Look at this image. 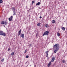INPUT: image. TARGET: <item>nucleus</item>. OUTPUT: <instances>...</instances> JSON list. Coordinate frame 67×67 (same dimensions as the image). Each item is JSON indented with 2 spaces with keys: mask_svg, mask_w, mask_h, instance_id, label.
<instances>
[{
  "mask_svg": "<svg viewBox=\"0 0 67 67\" xmlns=\"http://www.w3.org/2000/svg\"><path fill=\"white\" fill-rule=\"evenodd\" d=\"M26 58H29V56L28 55H27L26 56Z\"/></svg>",
  "mask_w": 67,
  "mask_h": 67,
  "instance_id": "bb28decb",
  "label": "nucleus"
},
{
  "mask_svg": "<svg viewBox=\"0 0 67 67\" xmlns=\"http://www.w3.org/2000/svg\"><path fill=\"white\" fill-rule=\"evenodd\" d=\"M61 29L63 31H65V27H62L61 28Z\"/></svg>",
  "mask_w": 67,
  "mask_h": 67,
  "instance_id": "4468645a",
  "label": "nucleus"
},
{
  "mask_svg": "<svg viewBox=\"0 0 67 67\" xmlns=\"http://www.w3.org/2000/svg\"><path fill=\"white\" fill-rule=\"evenodd\" d=\"M13 19V16H11L10 18H9L8 19V20L9 21H12Z\"/></svg>",
  "mask_w": 67,
  "mask_h": 67,
  "instance_id": "7ed1b4c3",
  "label": "nucleus"
},
{
  "mask_svg": "<svg viewBox=\"0 0 67 67\" xmlns=\"http://www.w3.org/2000/svg\"><path fill=\"white\" fill-rule=\"evenodd\" d=\"M14 14L13 15H16V12L15 11H13Z\"/></svg>",
  "mask_w": 67,
  "mask_h": 67,
  "instance_id": "9b49d317",
  "label": "nucleus"
},
{
  "mask_svg": "<svg viewBox=\"0 0 67 67\" xmlns=\"http://www.w3.org/2000/svg\"><path fill=\"white\" fill-rule=\"evenodd\" d=\"M52 23H55V21L54 20H53L52 21Z\"/></svg>",
  "mask_w": 67,
  "mask_h": 67,
  "instance_id": "a211bd4d",
  "label": "nucleus"
},
{
  "mask_svg": "<svg viewBox=\"0 0 67 67\" xmlns=\"http://www.w3.org/2000/svg\"><path fill=\"white\" fill-rule=\"evenodd\" d=\"M16 11H17L16 10Z\"/></svg>",
  "mask_w": 67,
  "mask_h": 67,
  "instance_id": "72a5a7b5",
  "label": "nucleus"
},
{
  "mask_svg": "<svg viewBox=\"0 0 67 67\" xmlns=\"http://www.w3.org/2000/svg\"><path fill=\"white\" fill-rule=\"evenodd\" d=\"M65 61L64 60H62V63H65Z\"/></svg>",
  "mask_w": 67,
  "mask_h": 67,
  "instance_id": "a878e982",
  "label": "nucleus"
},
{
  "mask_svg": "<svg viewBox=\"0 0 67 67\" xmlns=\"http://www.w3.org/2000/svg\"><path fill=\"white\" fill-rule=\"evenodd\" d=\"M40 25H41V23H39L37 24V26H40Z\"/></svg>",
  "mask_w": 67,
  "mask_h": 67,
  "instance_id": "aec40b11",
  "label": "nucleus"
},
{
  "mask_svg": "<svg viewBox=\"0 0 67 67\" xmlns=\"http://www.w3.org/2000/svg\"><path fill=\"white\" fill-rule=\"evenodd\" d=\"M3 33V32L2 31H0V35H2V34Z\"/></svg>",
  "mask_w": 67,
  "mask_h": 67,
  "instance_id": "1a4fd4ad",
  "label": "nucleus"
},
{
  "mask_svg": "<svg viewBox=\"0 0 67 67\" xmlns=\"http://www.w3.org/2000/svg\"><path fill=\"white\" fill-rule=\"evenodd\" d=\"M10 48H8V51H10Z\"/></svg>",
  "mask_w": 67,
  "mask_h": 67,
  "instance_id": "c85d7f7f",
  "label": "nucleus"
},
{
  "mask_svg": "<svg viewBox=\"0 0 67 67\" xmlns=\"http://www.w3.org/2000/svg\"><path fill=\"white\" fill-rule=\"evenodd\" d=\"M45 27H47V28L48 27H49V26L47 24H46L45 25Z\"/></svg>",
  "mask_w": 67,
  "mask_h": 67,
  "instance_id": "ddd939ff",
  "label": "nucleus"
},
{
  "mask_svg": "<svg viewBox=\"0 0 67 67\" xmlns=\"http://www.w3.org/2000/svg\"><path fill=\"white\" fill-rule=\"evenodd\" d=\"M32 4H33V3H35V2L34 1H32Z\"/></svg>",
  "mask_w": 67,
  "mask_h": 67,
  "instance_id": "b1692460",
  "label": "nucleus"
},
{
  "mask_svg": "<svg viewBox=\"0 0 67 67\" xmlns=\"http://www.w3.org/2000/svg\"><path fill=\"white\" fill-rule=\"evenodd\" d=\"M26 52H27V51L26 50H25L24 52V53H26Z\"/></svg>",
  "mask_w": 67,
  "mask_h": 67,
  "instance_id": "cd10ccee",
  "label": "nucleus"
},
{
  "mask_svg": "<svg viewBox=\"0 0 67 67\" xmlns=\"http://www.w3.org/2000/svg\"><path fill=\"white\" fill-rule=\"evenodd\" d=\"M48 51H46L45 52V53L46 54H48Z\"/></svg>",
  "mask_w": 67,
  "mask_h": 67,
  "instance_id": "6ab92c4d",
  "label": "nucleus"
},
{
  "mask_svg": "<svg viewBox=\"0 0 67 67\" xmlns=\"http://www.w3.org/2000/svg\"><path fill=\"white\" fill-rule=\"evenodd\" d=\"M40 4H41V3L39 2L36 3V5H40Z\"/></svg>",
  "mask_w": 67,
  "mask_h": 67,
  "instance_id": "f8f14e48",
  "label": "nucleus"
},
{
  "mask_svg": "<svg viewBox=\"0 0 67 67\" xmlns=\"http://www.w3.org/2000/svg\"><path fill=\"white\" fill-rule=\"evenodd\" d=\"M36 36H37V35H36Z\"/></svg>",
  "mask_w": 67,
  "mask_h": 67,
  "instance_id": "473e14b6",
  "label": "nucleus"
},
{
  "mask_svg": "<svg viewBox=\"0 0 67 67\" xmlns=\"http://www.w3.org/2000/svg\"><path fill=\"white\" fill-rule=\"evenodd\" d=\"M1 24H2V25L4 24V21H2L1 22Z\"/></svg>",
  "mask_w": 67,
  "mask_h": 67,
  "instance_id": "0eeeda50",
  "label": "nucleus"
},
{
  "mask_svg": "<svg viewBox=\"0 0 67 67\" xmlns=\"http://www.w3.org/2000/svg\"><path fill=\"white\" fill-rule=\"evenodd\" d=\"M12 10L13 11H15V8L14 7H12Z\"/></svg>",
  "mask_w": 67,
  "mask_h": 67,
  "instance_id": "6e6552de",
  "label": "nucleus"
},
{
  "mask_svg": "<svg viewBox=\"0 0 67 67\" xmlns=\"http://www.w3.org/2000/svg\"><path fill=\"white\" fill-rule=\"evenodd\" d=\"M48 33H49V31H47L46 32H45L43 35V36H44V35H47L48 34Z\"/></svg>",
  "mask_w": 67,
  "mask_h": 67,
  "instance_id": "f03ea898",
  "label": "nucleus"
},
{
  "mask_svg": "<svg viewBox=\"0 0 67 67\" xmlns=\"http://www.w3.org/2000/svg\"><path fill=\"white\" fill-rule=\"evenodd\" d=\"M21 33V29L18 32V36H19Z\"/></svg>",
  "mask_w": 67,
  "mask_h": 67,
  "instance_id": "39448f33",
  "label": "nucleus"
},
{
  "mask_svg": "<svg viewBox=\"0 0 67 67\" xmlns=\"http://www.w3.org/2000/svg\"><path fill=\"white\" fill-rule=\"evenodd\" d=\"M2 35H3V36H5V33L3 32L2 34Z\"/></svg>",
  "mask_w": 67,
  "mask_h": 67,
  "instance_id": "2eb2a0df",
  "label": "nucleus"
},
{
  "mask_svg": "<svg viewBox=\"0 0 67 67\" xmlns=\"http://www.w3.org/2000/svg\"><path fill=\"white\" fill-rule=\"evenodd\" d=\"M32 45V44H30L29 45V46H31Z\"/></svg>",
  "mask_w": 67,
  "mask_h": 67,
  "instance_id": "c756f323",
  "label": "nucleus"
},
{
  "mask_svg": "<svg viewBox=\"0 0 67 67\" xmlns=\"http://www.w3.org/2000/svg\"><path fill=\"white\" fill-rule=\"evenodd\" d=\"M4 58H3L1 60V62H3V61H4Z\"/></svg>",
  "mask_w": 67,
  "mask_h": 67,
  "instance_id": "393cba45",
  "label": "nucleus"
},
{
  "mask_svg": "<svg viewBox=\"0 0 67 67\" xmlns=\"http://www.w3.org/2000/svg\"><path fill=\"white\" fill-rule=\"evenodd\" d=\"M55 57H53L52 59V60H51V62H54V60H55Z\"/></svg>",
  "mask_w": 67,
  "mask_h": 67,
  "instance_id": "20e7f679",
  "label": "nucleus"
},
{
  "mask_svg": "<svg viewBox=\"0 0 67 67\" xmlns=\"http://www.w3.org/2000/svg\"><path fill=\"white\" fill-rule=\"evenodd\" d=\"M59 44H55V45L53 46V49L54 50V53H56L59 50Z\"/></svg>",
  "mask_w": 67,
  "mask_h": 67,
  "instance_id": "f257e3e1",
  "label": "nucleus"
},
{
  "mask_svg": "<svg viewBox=\"0 0 67 67\" xmlns=\"http://www.w3.org/2000/svg\"><path fill=\"white\" fill-rule=\"evenodd\" d=\"M14 55V52H12L11 54V55L12 56H13Z\"/></svg>",
  "mask_w": 67,
  "mask_h": 67,
  "instance_id": "4be33fe9",
  "label": "nucleus"
},
{
  "mask_svg": "<svg viewBox=\"0 0 67 67\" xmlns=\"http://www.w3.org/2000/svg\"><path fill=\"white\" fill-rule=\"evenodd\" d=\"M20 37H22V38H24V34H22L20 35Z\"/></svg>",
  "mask_w": 67,
  "mask_h": 67,
  "instance_id": "423d86ee",
  "label": "nucleus"
},
{
  "mask_svg": "<svg viewBox=\"0 0 67 67\" xmlns=\"http://www.w3.org/2000/svg\"><path fill=\"white\" fill-rule=\"evenodd\" d=\"M48 54H46V57H48Z\"/></svg>",
  "mask_w": 67,
  "mask_h": 67,
  "instance_id": "5701e85b",
  "label": "nucleus"
},
{
  "mask_svg": "<svg viewBox=\"0 0 67 67\" xmlns=\"http://www.w3.org/2000/svg\"><path fill=\"white\" fill-rule=\"evenodd\" d=\"M40 19H41V18H42V16H40Z\"/></svg>",
  "mask_w": 67,
  "mask_h": 67,
  "instance_id": "7c9ffc66",
  "label": "nucleus"
},
{
  "mask_svg": "<svg viewBox=\"0 0 67 67\" xmlns=\"http://www.w3.org/2000/svg\"><path fill=\"white\" fill-rule=\"evenodd\" d=\"M3 2V1H2V0H0V3H2V2Z\"/></svg>",
  "mask_w": 67,
  "mask_h": 67,
  "instance_id": "412c9836",
  "label": "nucleus"
},
{
  "mask_svg": "<svg viewBox=\"0 0 67 67\" xmlns=\"http://www.w3.org/2000/svg\"><path fill=\"white\" fill-rule=\"evenodd\" d=\"M51 62H50L48 65V67H49L50 66H51Z\"/></svg>",
  "mask_w": 67,
  "mask_h": 67,
  "instance_id": "9d476101",
  "label": "nucleus"
},
{
  "mask_svg": "<svg viewBox=\"0 0 67 67\" xmlns=\"http://www.w3.org/2000/svg\"><path fill=\"white\" fill-rule=\"evenodd\" d=\"M3 26H4V27H5V25H3Z\"/></svg>",
  "mask_w": 67,
  "mask_h": 67,
  "instance_id": "2f4dec72",
  "label": "nucleus"
},
{
  "mask_svg": "<svg viewBox=\"0 0 67 67\" xmlns=\"http://www.w3.org/2000/svg\"><path fill=\"white\" fill-rule=\"evenodd\" d=\"M57 35L59 37L60 36V34L58 32L57 34Z\"/></svg>",
  "mask_w": 67,
  "mask_h": 67,
  "instance_id": "dca6fc26",
  "label": "nucleus"
},
{
  "mask_svg": "<svg viewBox=\"0 0 67 67\" xmlns=\"http://www.w3.org/2000/svg\"><path fill=\"white\" fill-rule=\"evenodd\" d=\"M8 23V21H5L4 22V24L5 25H7V23Z\"/></svg>",
  "mask_w": 67,
  "mask_h": 67,
  "instance_id": "f3484780",
  "label": "nucleus"
}]
</instances>
